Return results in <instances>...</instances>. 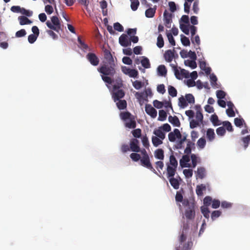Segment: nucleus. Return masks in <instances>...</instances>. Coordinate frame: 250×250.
Segmentation results:
<instances>
[{
	"mask_svg": "<svg viewBox=\"0 0 250 250\" xmlns=\"http://www.w3.org/2000/svg\"><path fill=\"white\" fill-rule=\"evenodd\" d=\"M189 229V224L184 223L182 231L178 237L179 245L176 247V250H190L193 246L191 238L188 237Z\"/></svg>",
	"mask_w": 250,
	"mask_h": 250,
	"instance_id": "f257e3e1",
	"label": "nucleus"
},
{
	"mask_svg": "<svg viewBox=\"0 0 250 250\" xmlns=\"http://www.w3.org/2000/svg\"><path fill=\"white\" fill-rule=\"evenodd\" d=\"M116 64L115 63H104L98 68V71L102 74L101 77L104 82L111 84L114 81L111 77L114 76L116 73Z\"/></svg>",
	"mask_w": 250,
	"mask_h": 250,
	"instance_id": "f03ea898",
	"label": "nucleus"
},
{
	"mask_svg": "<svg viewBox=\"0 0 250 250\" xmlns=\"http://www.w3.org/2000/svg\"><path fill=\"white\" fill-rule=\"evenodd\" d=\"M183 205L186 207L185 215L188 220H193L195 217V204L188 199L183 200Z\"/></svg>",
	"mask_w": 250,
	"mask_h": 250,
	"instance_id": "7ed1b4c3",
	"label": "nucleus"
},
{
	"mask_svg": "<svg viewBox=\"0 0 250 250\" xmlns=\"http://www.w3.org/2000/svg\"><path fill=\"white\" fill-rule=\"evenodd\" d=\"M51 19L52 23L48 21L46 22V25L49 28L59 32L61 29V23L59 18L56 16H53Z\"/></svg>",
	"mask_w": 250,
	"mask_h": 250,
	"instance_id": "20e7f679",
	"label": "nucleus"
},
{
	"mask_svg": "<svg viewBox=\"0 0 250 250\" xmlns=\"http://www.w3.org/2000/svg\"><path fill=\"white\" fill-rule=\"evenodd\" d=\"M140 163L142 166L148 168L156 175H158V173L154 168L150 162L149 157H142L140 159Z\"/></svg>",
	"mask_w": 250,
	"mask_h": 250,
	"instance_id": "39448f33",
	"label": "nucleus"
},
{
	"mask_svg": "<svg viewBox=\"0 0 250 250\" xmlns=\"http://www.w3.org/2000/svg\"><path fill=\"white\" fill-rule=\"evenodd\" d=\"M139 141L137 139H131L129 142L130 150L134 152H140L141 148L139 146Z\"/></svg>",
	"mask_w": 250,
	"mask_h": 250,
	"instance_id": "423d86ee",
	"label": "nucleus"
},
{
	"mask_svg": "<svg viewBox=\"0 0 250 250\" xmlns=\"http://www.w3.org/2000/svg\"><path fill=\"white\" fill-rule=\"evenodd\" d=\"M86 58L90 63L93 66H97L99 63V59L95 53H88Z\"/></svg>",
	"mask_w": 250,
	"mask_h": 250,
	"instance_id": "0eeeda50",
	"label": "nucleus"
},
{
	"mask_svg": "<svg viewBox=\"0 0 250 250\" xmlns=\"http://www.w3.org/2000/svg\"><path fill=\"white\" fill-rule=\"evenodd\" d=\"M182 134L178 129L175 128L173 131L170 132L168 135V140L171 142H174L176 139L181 138Z\"/></svg>",
	"mask_w": 250,
	"mask_h": 250,
	"instance_id": "6e6552de",
	"label": "nucleus"
},
{
	"mask_svg": "<svg viewBox=\"0 0 250 250\" xmlns=\"http://www.w3.org/2000/svg\"><path fill=\"white\" fill-rule=\"evenodd\" d=\"M119 42L121 46L127 47L131 45V41L127 35L123 34L119 37Z\"/></svg>",
	"mask_w": 250,
	"mask_h": 250,
	"instance_id": "1a4fd4ad",
	"label": "nucleus"
},
{
	"mask_svg": "<svg viewBox=\"0 0 250 250\" xmlns=\"http://www.w3.org/2000/svg\"><path fill=\"white\" fill-rule=\"evenodd\" d=\"M125 95V91L122 89H116L114 90L112 97L115 102L123 98Z\"/></svg>",
	"mask_w": 250,
	"mask_h": 250,
	"instance_id": "9d476101",
	"label": "nucleus"
},
{
	"mask_svg": "<svg viewBox=\"0 0 250 250\" xmlns=\"http://www.w3.org/2000/svg\"><path fill=\"white\" fill-rule=\"evenodd\" d=\"M104 61H103V62L115 63L113 56L109 50L105 49L104 50Z\"/></svg>",
	"mask_w": 250,
	"mask_h": 250,
	"instance_id": "9b49d317",
	"label": "nucleus"
},
{
	"mask_svg": "<svg viewBox=\"0 0 250 250\" xmlns=\"http://www.w3.org/2000/svg\"><path fill=\"white\" fill-rule=\"evenodd\" d=\"M146 113L152 118H154L157 116V110L150 104H146L145 107Z\"/></svg>",
	"mask_w": 250,
	"mask_h": 250,
	"instance_id": "f8f14e48",
	"label": "nucleus"
},
{
	"mask_svg": "<svg viewBox=\"0 0 250 250\" xmlns=\"http://www.w3.org/2000/svg\"><path fill=\"white\" fill-rule=\"evenodd\" d=\"M190 161V157L188 154L184 155L180 160V165L182 167H190V164L188 163Z\"/></svg>",
	"mask_w": 250,
	"mask_h": 250,
	"instance_id": "ddd939ff",
	"label": "nucleus"
},
{
	"mask_svg": "<svg viewBox=\"0 0 250 250\" xmlns=\"http://www.w3.org/2000/svg\"><path fill=\"white\" fill-rule=\"evenodd\" d=\"M196 179H204L206 175V170L204 167H199L197 171L195 172Z\"/></svg>",
	"mask_w": 250,
	"mask_h": 250,
	"instance_id": "4468645a",
	"label": "nucleus"
},
{
	"mask_svg": "<svg viewBox=\"0 0 250 250\" xmlns=\"http://www.w3.org/2000/svg\"><path fill=\"white\" fill-rule=\"evenodd\" d=\"M174 49H173V50H167L164 54V58L166 61L168 62H170L174 58Z\"/></svg>",
	"mask_w": 250,
	"mask_h": 250,
	"instance_id": "2eb2a0df",
	"label": "nucleus"
},
{
	"mask_svg": "<svg viewBox=\"0 0 250 250\" xmlns=\"http://www.w3.org/2000/svg\"><path fill=\"white\" fill-rule=\"evenodd\" d=\"M177 168L169 165L167 166V178L174 177L176 173Z\"/></svg>",
	"mask_w": 250,
	"mask_h": 250,
	"instance_id": "dca6fc26",
	"label": "nucleus"
},
{
	"mask_svg": "<svg viewBox=\"0 0 250 250\" xmlns=\"http://www.w3.org/2000/svg\"><path fill=\"white\" fill-rule=\"evenodd\" d=\"M171 186L175 189H178L180 186V182L177 178L172 177L168 178Z\"/></svg>",
	"mask_w": 250,
	"mask_h": 250,
	"instance_id": "f3484780",
	"label": "nucleus"
},
{
	"mask_svg": "<svg viewBox=\"0 0 250 250\" xmlns=\"http://www.w3.org/2000/svg\"><path fill=\"white\" fill-rule=\"evenodd\" d=\"M168 121L175 126L179 127L180 126V122L178 118L176 116L173 117L169 116L168 117Z\"/></svg>",
	"mask_w": 250,
	"mask_h": 250,
	"instance_id": "a211bd4d",
	"label": "nucleus"
},
{
	"mask_svg": "<svg viewBox=\"0 0 250 250\" xmlns=\"http://www.w3.org/2000/svg\"><path fill=\"white\" fill-rule=\"evenodd\" d=\"M155 157L160 160L164 159V151L161 148L156 149L154 152Z\"/></svg>",
	"mask_w": 250,
	"mask_h": 250,
	"instance_id": "6ab92c4d",
	"label": "nucleus"
},
{
	"mask_svg": "<svg viewBox=\"0 0 250 250\" xmlns=\"http://www.w3.org/2000/svg\"><path fill=\"white\" fill-rule=\"evenodd\" d=\"M116 105L119 109L124 110L126 108L127 103L125 100H119L116 102Z\"/></svg>",
	"mask_w": 250,
	"mask_h": 250,
	"instance_id": "aec40b11",
	"label": "nucleus"
},
{
	"mask_svg": "<svg viewBox=\"0 0 250 250\" xmlns=\"http://www.w3.org/2000/svg\"><path fill=\"white\" fill-rule=\"evenodd\" d=\"M125 126L129 128H135L136 126V123L134 118H130L128 122H125Z\"/></svg>",
	"mask_w": 250,
	"mask_h": 250,
	"instance_id": "412c9836",
	"label": "nucleus"
},
{
	"mask_svg": "<svg viewBox=\"0 0 250 250\" xmlns=\"http://www.w3.org/2000/svg\"><path fill=\"white\" fill-rule=\"evenodd\" d=\"M215 133L213 129L208 128L207 131V137L208 141L211 142L215 138Z\"/></svg>",
	"mask_w": 250,
	"mask_h": 250,
	"instance_id": "4be33fe9",
	"label": "nucleus"
},
{
	"mask_svg": "<svg viewBox=\"0 0 250 250\" xmlns=\"http://www.w3.org/2000/svg\"><path fill=\"white\" fill-rule=\"evenodd\" d=\"M171 166V167H177L178 162L173 155H171L169 157V162L167 164V166Z\"/></svg>",
	"mask_w": 250,
	"mask_h": 250,
	"instance_id": "5701e85b",
	"label": "nucleus"
},
{
	"mask_svg": "<svg viewBox=\"0 0 250 250\" xmlns=\"http://www.w3.org/2000/svg\"><path fill=\"white\" fill-rule=\"evenodd\" d=\"M206 187L205 185L201 184L198 185L196 189V193L198 196H202L203 194V190H205Z\"/></svg>",
	"mask_w": 250,
	"mask_h": 250,
	"instance_id": "b1692460",
	"label": "nucleus"
},
{
	"mask_svg": "<svg viewBox=\"0 0 250 250\" xmlns=\"http://www.w3.org/2000/svg\"><path fill=\"white\" fill-rule=\"evenodd\" d=\"M18 19L21 25L29 24L32 23V21L25 16H20Z\"/></svg>",
	"mask_w": 250,
	"mask_h": 250,
	"instance_id": "393cba45",
	"label": "nucleus"
},
{
	"mask_svg": "<svg viewBox=\"0 0 250 250\" xmlns=\"http://www.w3.org/2000/svg\"><path fill=\"white\" fill-rule=\"evenodd\" d=\"M187 135L182 136L181 138L178 139L179 141L177 142L176 148L177 149H182L183 148V145L187 140Z\"/></svg>",
	"mask_w": 250,
	"mask_h": 250,
	"instance_id": "a878e982",
	"label": "nucleus"
},
{
	"mask_svg": "<svg viewBox=\"0 0 250 250\" xmlns=\"http://www.w3.org/2000/svg\"><path fill=\"white\" fill-rule=\"evenodd\" d=\"M178 100V105L181 108H184L188 105V103L183 96L180 97Z\"/></svg>",
	"mask_w": 250,
	"mask_h": 250,
	"instance_id": "bb28decb",
	"label": "nucleus"
},
{
	"mask_svg": "<svg viewBox=\"0 0 250 250\" xmlns=\"http://www.w3.org/2000/svg\"><path fill=\"white\" fill-rule=\"evenodd\" d=\"M120 117L122 120L126 121L127 120L130 119V118L132 117V115L131 113L128 111L122 112L120 113Z\"/></svg>",
	"mask_w": 250,
	"mask_h": 250,
	"instance_id": "cd10ccee",
	"label": "nucleus"
},
{
	"mask_svg": "<svg viewBox=\"0 0 250 250\" xmlns=\"http://www.w3.org/2000/svg\"><path fill=\"white\" fill-rule=\"evenodd\" d=\"M143 59L141 61L142 65L145 68L150 67V63L148 59L146 57H142Z\"/></svg>",
	"mask_w": 250,
	"mask_h": 250,
	"instance_id": "c85d7f7f",
	"label": "nucleus"
},
{
	"mask_svg": "<svg viewBox=\"0 0 250 250\" xmlns=\"http://www.w3.org/2000/svg\"><path fill=\"white\" fill-rule=\"evenodd\" d=\"M184 63L186 66H188L191 68L192 69H194L197 67V64L195 62V60H185L184 62Z\"/></svg>",
	"mask_w": 250,
	"mask_h": 250,
	"instance_id": "c756f323",
	"label": "nucleus"
},
{
	"mask_svg": "<svg viewBox=\"0 0 250 250\" xmlns=\"http://www.w3.org/2000/svg\"><path fill=\"white\" fill-rule=\"evenodd\" d=\"M194 146V143L191 142L190 140L187 141V147L184 150L185 153L187 154H189L191 153V146Z\"/></svg>",
	"mask_w": 250,
	"mask_h": 250,
	"instance_id": "7c9ffc66",
	"label": "nucleus"
},
{
	"mask_svg": "<svg viewBox=\"0 0 250 250\" xmlns=\"http://www.w3.org/2000/svg\"><path fill=\"white\" fill-rule=\"evenodd\" d=\"M153 133L156 136V137H159L161 140H164L165 138V134L162 131L161 128L158 129H155Z\"/></svg>",
	"mask_w": 250,
	"mask_h": 250,
	"instance_id": "2f4dec72",
	"label": "nucleus"
},
{
	"mask_svg": "<svg viewBox=\"0 0 250 250\" xmlns=\"http://www.w3.org/2000/svg\"><path fill=\"white\" fill-rule=\"evenodd\" d=\"M155 165H156V169L158 170L159 171V174L158 173V176L160 177H161V171L160 170V169L161 170H162L163 169V167H164V163L163 161H157L155 163Z\"/></svg>",
	"mask_w": 250,
	"mask_h": 250,
	"instance_id": "473e14b6",
	"label": "nucleus"
},
{
	"mask_svg": "<svg viewBox=\"0 0 250 250\" xmlns=\"http://www.w3.org/2000/svg\"><path fill=\"white\" fill-rule=\"evenodd\" d=\"M164 19L165 22H172V14L168 13L167 10L164 12Z\"/></svg>",
	"mask_w": 250,
	"mask_h": 250,
	"instance_id": "72a5a7b5",
	"label": "nucleus"
},
{
	"mask_svg": "<svg viewBox=\"0 0 250 250\" xmlns=\"http://www.w3.org/2000/svg\"><path fill=\"white\" fill-rule=\"evenodd\" d=\"M156 12V9L152 8L147 9L145 12L146 16L147 18H152L154 17Z\"/></svg>",
	"mask_w": 250,
	"mask_h": 250,
	"instance_id": "f704fd0d",
	"label": "nucleus"
},
{
	"mask_svg": "<svg viewBox=\"0 0 250 250\" xmlns=\"http://www.w3.org/2000/svg\"><path fill=\"white\" fill-rule=\"evenodd\" d=\"M206 145V141L203 137L200 138L197 142V145L200 149H203L205 147Z\"/></svg>",
	"mask_w": 250,
	"mask_h": 250,
	"instance_id": "c9c22d12",
	"label": "nucleus"
},
{
	"mask_svg": "<svg viewBox=\"0 0 250 250\" xmlns=\"http://www.w3.org/2000/svg\"><path fill=\"white\" fill-rule=\"evenodd\" d=\"M123 86V81L121 78H118L116 80V83L113 85V90L119 89Z\"/></svg>",
	"mask_w": 250,
	"mask_h": 250,
	"instance_id": "e433bc0d",
	"label": "nucleus"
},
{
	"mask_svg": "<svg viewBox=\"0 0 250 250\" xmlns=\"http://www.w3.org/2000/svg\"><path fill=\"white\" fill-rule=\"evenodd\" d=\"M201 210L205 218L208 219L209 217L210 213V211L209 210L208 208L207 207H202L201 208Z\"/></svg>",
	"mask_w": 250,
	"mask_h": 250,
	"instance_id": "4c0bfd02",
	"label": "nucleus"
},
{
	"mask_svg": "<svg viewBox=\"0 0 250 250\" xmlns=\"http://www.w3.org/2000/svg\"><path fill=\"white\" fill-rule=\"evenodd\" d=\"M168 92L169 95L172 97H176L177 94V90L175 87L171 85H169L168 87Z\"/></svg>",
	"mask_w": 250,
	"mask_h": 250,
	"instance_id": "58836bf2",
	"label": "nucleus"
},
{
	"mask_svg": "<svg viewBox=\"0 0 250 250\" xmlns=\"http://www.w3.org/2000/svg\"><path fill=\"white\" fill-rule=\"evenodd\" d=\"M152 142L154 146L157 147L163 143L162 141L159 137L152 136Z\"/></svg>",
	"mask_w": 250,
	"mask_h": 250,
	"instance_id": "ea45409f",
	"label": "nucleus"
},
{
	"mask_svg": "<svg viewBox=\"0 0 250 250\" xmlns=\"http://www.w3.org/2000/svg\"><path fill=\"white\" fill-rule=\"evenodd\" d=\"M157 45L160 48H162L164 45V39L161 34H159L158 36L157 40Z\"/></svg>",
	"mask_w": 250,
	"mask_h": 250,
	"instance_id": "a19ab883",
	"label": "nucleus"
},
{
	"mask_svg": "<svg viewBox=\"0 0 250 250\" xmlns=\"http://www.w3.org/2000/svg\"><path fill=\"white\" fill-rule=\"evenodd\" d=\"M167 114L166 112L164 110H160L159 111L158 120L161 121H165L167 118Z\"/></svg>",
	"mask_w": 250,
	"mask_h": 250,
	"instance_id": "79ce46f5",
	"label": "nucleus"
},
{
	"mask_svg": "<svg viewBox=\"0 0 250 250\" xmlns=\"http://www.w3.org/2000/svg\"><path fill=\"white\" fill-rule=\"evenodd\" d=\"M212 200V198L209 196L205 197L203 200L204 207H207L208 208V206L211 205Z\"/></svg>",
	"mask_w": 250,
	"mask_h": 250,
	"instance_id": "37998d69",
	"label": "nucleus"
},
{
	"mask_svg": "<svg viewBox=\"0 0 250 250\" xmlns=\"http://www.w3.org/2000/svg\"><path fill=\"white\" fill-rule=\"evenodd\" d=\"M181 41L182 44L184 46H189L190 45V41L189 39L183 35H181Z\"/></svg>",
	"mask_w": 250,
	"mask_h": 250,
	"instance_id": "c03bdc74",
	"label": "nucleus"
},
{
	"mask_svg": "<svg viewBox=\"0 0 250 250\" xmlns=\"http://www.w3.org/2000/svg\"><path fill=\"white\" fill-rule=\"evenodd\" d=\"M185 99L188 103L194 104L195 103V99L191 94H187L185 95Z\"/></svg>",
	"mask_w": 250,
	"mask_h": 250,
	"instance_id": "a18cd8bd",
	"label": "nucleus"
},
{
	"mask_svg": "<svg viewBox=\"0 0 250 250\" xmlns=\"http://www.w3.org/2000/svg\"><path fill=\"white\" fill-rule=\"evenodd\" d=\"M132 134L136 139L139 138L141 137L142 130L140 128L135 129L132 131Z\"/></svg>",
	"mask_w": 250,
	"mask_h": 250,
	"instance_id": "49530a36",
	"label": "nucleus"
},
{
	"mask_svg": "<svg viewBox=\"0 0 250 250\" xmlns=\"http://www.w3.org/2000/svg\"><path fill=\"white\" fill-rule=\"evenodd\" d=\"M158 72L161 76H164L167 73V69L166 67L163 65H159L157 68Z\"/></svg>",
	"mask_w": 250,
	"mask_h": 250,
	"instance_id": "de8ad7c7",
	"label": "nucleus"
},
{
	"mask_svg": "<svg viewBox=\"0 0 250 250\" xmlns=\"http://www.w3.org/2000/svg\"><path fill=\"white\" fill-rule=\"evenodd\" d=\"M130 157L134 162H137L141 159V155L137 152L132 153L130 155Z\"/></svg>",
	"mask_w": 250,
	"mask_h": 250,
	"instance_id": "09e8293b",
	"label": "nucleus"
},
{
	"mask_svg": "<svg viewBox=\"0 0 250 250\" xmlns=\"http://www.w3.org/2000/svg\"><path fill=\"white\" fill-rule=\"evenodd\" d=\"M243 143V145L245 149H246L249 146V142L250 141V135H248L246 137H243L241 139Z\"/></svg>",
	"mask_w": 250,
	"mask_h": 250,
	"instance_id": "8fccbe9b",
	"label": "nucleus"
},
{
	"mask_svg": "<svg viewBox=\"0 0 250 250\" xmlns=\"http://www.w3.org/2000/svg\"><path fill=\"white\" fill-rule=\"evenodd\" d=\"M180 27L181 30L186 35H189V30L188 25L180 24Z\"/></svg>",
	"mask_w": 250,
	"mask_h": 250,
	"instance_id": "3c124183",
	"label": "nucleus"
},
{
	"mask_svg": "<svg viewBox=\"0 0 250 250\" xmlns=\"http://www.w3.org/2000/svg\"><path fill=\"white\" fill-rule=\"evenodd\" d=\"M183 174L187 178H190L193 175V170L191 169H185L183 170Z\"/></svg>",
	"mask_w": 250,
	"mask_h": 250,
	"instance_id": "603ef678",
	"label": "nucleus"
},
{
	"mask_svg": "<svg viewBox=\"0 0 250 250\" xmlns=\"http://www.w3.org/2000/svg\"><path fill=\"white\" fill-rule=\"evenodd\" d=\"M235 125L237 127H241L245 122L242 118H236L234 120Z\"/></svg>",
	"mask_w": 250,
	"mask_h": 250,
	"instance_id": "864d4df0",
	"label": "nucleus"
},
{
	"mask_svg": "<svg viewBox=\"0 0 250 250\" xmlns=\"http://www.w3.org/2000/svg\"><path fill=\"white\" fill-rule=\"evenodd\" d=\"M139 1L138 0H134L131 1V8L133 11H136L139 5Z\"/></svg>",
	"mask_w": 250,
	"mask_h": 250,
	"instance_id": "5fc2aeb1",
	"label": "nucleus"
},
{
	"mask_svg": "<svg viewBox=\"0 0 250 250\" xmlns=\"http://www.w3.org/2000/svg\"><path fill=\"white\" fill-rule=\"evenodd\" d=\"M222 213V212L220 210H214L211 214V218L212 220H215L217 218L219 217Z\"/></svg>",
	"mask_w": 250,
	"mask_h": 250,
	"instance_id": "6e6d98bb",
	"label": "nucleus"
},
{
	"mask_svg": "<svg viewBox=\"0 0 250 250\" xmlns=\"http://www.w3.org/2000/svg\"><path fill=\"white\" fill-rule=\"evenodd\" d=\"M192 10L195 14H198L199 10L198 0H195L194 1L192 6Z\"/></svg>",
	"mask_w": 250,
	"mask_h": 250,
	"instance_id": "4d7b16f0",
	"label": "nucleus"
},
{
	"mask_svg": "<svg viewBox=\"0 0 250 250\" xmlns=\"http://www.w3.org/2000/svg\"><path fill=\"white\" fill-rule=\"evenodd\" d=\"M113 27L115 30L119 32H123L124 31L123 26L119 22L114 23Z\"/></svg>",
	"mask_w": 250,
	"mask_h": 250,
	"instance_id": "13d9d810",
	"label": "nucleus"
},
{
	"mask_svg": "<svg viewBox=\"0 0 250 250\" xmlns=\"http://www.w3.org/2000/svg\"><path fill=\"white\" fill-rule=\"evenodd\" d=\"M190 157L192 161V167L194 168L197 164V157L195 154H191Z\"/></svg>",
	"mask_w": 250,
	"mask_h": 250,
	"instance_id": "bf43d9fd",
	"label": "nucleus"
},
{
	"mask_svg": "<svg viewBox=\"0 0 250 250\" xmlns=\"http://www.w3.org/2000/svg\"><path fill=\"white\" fill-rule=\"evenodd\" d=\"M210 120L214 125H219L218 123V118L216 114L211 115Z\"/></svg>",
	"mask_w": 250,
	"mask_h": 250,
	"instance_id": "052dcab7",
	"label": "nucleus"
},
{
	"mask_svg": "<svg viewBox=\"0 0 250 250\" xmlns=\"http://www.w3.org/2000/svg\"><path fill=\"white\" fill-rule=\"evenodd\" d=\"M142 142L143 146L145 147H146V148L148 147V146H149V143L148 142V138L146 135L145 136H143V137L142 138Z\"/></svg>",
	"mask_w": 250,
	"mask_h": 250,
	"instance_id": "680f3d73",
	"label": "nucleus"
},
{
	"mask_svg": "<svg viewBox=\"0 0 250 250\" xmlns=\"http://www.w3.org/2000/svg\"><path fill=\"white\" fill-rule=\"evenodd\" d=\"M226 132V129L223 126L219 127L216 129V133L219 136H224Z\"/></svg>",
	"mask_w": 250,
	"mask_h": 250,
	"instance_id": "e2e57ef3",
	"label": "nucleus"
},
{
	"mask_svg": "<svg viewBox=\"0 0 250 250\" xmlns=\"http://www.w3.org/2000/svg\"><path fill=\"white\" fill-rule=\"evenodd\" d=\"M223 125L226 127V129L229 131H232L233 127L231 125V123L229 121H225L223 122Z\"/></svg>",
	"mask_w": 250,
	"mask_h": 250,
	"instance_id": "0e129e2a",
	"label": "nucleus"
},
{
	"mask_svg": "<svg viewBox=\"0 0 250 250\" xmlns=\"http://www.w3.org/2000/svg\"><path fill=\"white\" fill-rule=\"evenodd\" d=\"M180 75L183 78H188L189 77V72L184 69L180 70Z\"/></svg>",
	"mask_w": 250,
	"mask_h": 250,
	"instance_id": "69168bd1",
	"label": "nucleus"
},
{
	"mask_svg": "<svg viewBox=\"0 0 250 250\" xmlns=\"http://www.w3.org/2000/svg\"><path fill=\"white\" fill-rule=\"evenodd\" d=\"M26 34V31L24 29H22L16 33V37L17 38L22 37L25 36Z\"/></svg>",
	"mask_w": 250,
	"mask_h": 250,
	"instance_id": "338daca9",
	"label": "nucleus"
},
{
	"mask_svg": "<svg viewBox=\"0 0 250 250\" xmlns=\"http://www.w3.org/2000/svg\"><path fill=\"white\" fill-rule=\"evenodd\" d=\"M216 96L219 99L225 98L226 96V93L222 90H217L216 92Z\"/></svg>",
	"mask_w": 250,
	"mask_h": 250,
	"instance_id": "774afa93",
	"label": "nucleus"
}]
</instances>
